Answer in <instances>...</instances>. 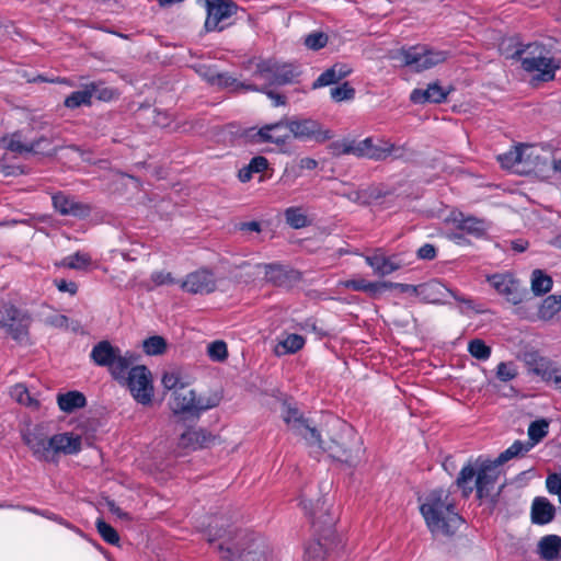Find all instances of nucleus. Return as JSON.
I'll return each mask as SVG.
<instances>
[{
	"label": "nucleus",
	"mask_w": 561,
	"mask_h": 561,
	"mask_svg": "<svg viewBox=\"0 0 561 561\" xmlns=\"http://www.w3.org/2000/svg\"><path fill=\"white\" fill-rule=\"evenodd\" d=\"M207 540L227 561L268 560L270 548L262 536L239 529L221 518H215L209 524Z\"/></svg>",
	"instance_id": "obj_1"
},
{
	"label": "nucleus",
	"mask_w": 561,
	"mask_h": 561,
	"mask_svg": "<svg viewBox=\"0 0 561 561\" xmlns=\"http://www.w3.org/2000/svg\"><path fill=\"white\" fill-rule=\"evenodd\" d=\"M282 414L289 428L302 436L310 446H317L328 451L332 458L350 466H355L358 461L360 445L351 425L336 421L341 436L339 439L332 438L330 444L324 445L318 430L309 424L297 408L284 404Z\"/></svg>",
	"instance_id": "obj_2"
},
{
	"label": "nucleus",
	"mask_w": 561,
	"mask_h": 561,
	"mask_svg": "<svg viewBox=\"0 0 561 561\" xmlns=\"http://www.w3.org/2000/svg\"><path fill=\"white\" fill-rule=\"evenodd\" d=\"M420 511L433 535L451 536L463 523L456 512L455 500L445 489L428 492L420 505Z\"/></svg>",
	"instance_id": "obj_3"
},
{
	"label": "nucleus",
	"mask_w": 561,
	"mask_h": 561,
	"mask_svg": "<svg viewBox=\"0 0 561 561\" xmlns=\"http://www.w3.org/2000/svg\"><path fill=\"white\" fill-rule=\"evenodd\" d=\"M301 504L306 514L312 518V527L318 536L306 547L305 561H327L329 552L337 546L334 531L336 517L330 513L331 505L325 500H319L314 508L311 501H302Z\"/></svg>",
	"instance_id": "obj_4"
},
{
	"label": "nucleus",
	"mask_w": 561,
	"mask_h": 561,
	"mask_svg": "<svg viewBox=\"0 0 561 561\" xmlns=\"http://www.w3.org/2000/svg\"><path fill=\"white\" fill-rule=\"evenodd\" d=\"M497 467L499 465L494 460L481 462L478 469H474L469 462L461 468L456 479V484L461 490L462 495L468 497L473 491V486L470 483L476 478L474 488L478 499L488 497L499 478Z\"/></svg>",
	"instance_id": "obj_5"
},
{
	"label": "nucleus",
	"mask_w": 561,
	"mask_h": 561,
	"mask_svg": "<svg viewBox=\"0 0 561 561\" xmlns=\"http://www.w3.org/2000/svg\"><path fill=\"white\" fill-rule=\"evenodd\" d=\"M447 57V51L434 49L427 45L403 46L390 53L392 60L416 72L428 70L444 62Z\"/></svg>",
	"instance_id": "obj_6"
},
{
	"label": "nucleus",
	"mask_w": 561,
	"mask_h": 561,
	"mask_svg": "<svg viewBox=\"0 0 561 561\" xmlns=\"http://www.w3.org/2000/svg\"><path fill=\"white\" fill-rule=\"evenodd\" d=\"M245 68L252 71V77L263 81L261 87L285 85L291 83L298 76L291 64L280 62L273 58H252Z\"/></svg>",
	"instance_id": "obj_7"
},
{
	"label": "nucleus",
	"mask_w": 561,
	"mask_h": 561,
	"mask_svg": "<svg viewBox=\"0 0 561 561\" xmlns=\"http://www.w3.org/2000/svg\"><path fill=\"white\" fill-rule=\"evenodd\" d=\"M217 396L196 398L194 390L186 389L183 385L172 393L170 408L175 415L198 420L202 412L219 404Z\"/></svg>",
	"instance_id": "obj_8"
},
{
	"label": "nucleus",
	"mask_w": 561,
	"mask_h": 561,
	"mask_svg": "<svg viewBox=\"0 0 561 561\" xmlns=\"http://www.w3.org/2000/svg\"><path fill=\"white\" fill-rule=\"evenodd\" d=\"M31 314L14 305L4 304L0 307V329L20 344L30 341Z\"/></svg>",
	"instance_id": "obj_9"
},
{
	"label": "nucleus",
	"mask_w": 561,
	"mask_h": 561,
	"mask_svg": "<svg viewBox=\"0 0 561 561\" xmlns=\"http://www.w3.org/2000/svg\"><path fill=\"white\" fill-rule=\"evenodd\" d=\"M448 296H451L456 301L465 306V308L460 309V312L462 313L467 310H473L476 312L482 311L476 306L471 298L449 289L445 284L437 279H432L419 285V297L424 302L436 305L447 304L446 297Z\"/></svg>",
	"instance_id": "obj_10"
},
{
	"label": "nucleus",
	"mask_w": 561,
	"mask_h": 561,
	"mask_svg": "<svg viewBox=\"0 0 561 561\" xmlns=\"http://www.w3.org/2000/svg\"><path fill=\"white\" fill-rule=\"evenodd\" d=\"M335 154H354L359 158H368L375 161L386 160V140L378 139L375 142L373 137L363 140H343L331 145Z\"/></svg>",
	"instance_id": "obj_11"
},
{
	"label": "nucleus",
	"mask_w": 561,
	"mask_h": 561,
	"mask_svg": "<svg viewBox=\"0 0 561 561\" xmlns=\"http://www.w3.org/2000/svg\"><path fill=\"white\" fill-rule=\"evenodd\" d=\"M290 139L296 138L299 140H313L316 142H324L333 138V133L314 119H287Z\"/></svg>",
	"instance_id": "obj_12"
},
{
	"label": "nucleus",
	"mask_w": 561,
	"mask_h": 561,
	"mask_svg": "<svg viewBox=\"0 0 561 561\" xmlns=\"http://www.w3.org/2000/svg\"><path fill=\"white\" fill-rule=\"evenodd\" d=\"M125 380L137 402L142 404L151 402L153 387L151 383V373L146 366L130 368Z\"/></svg>",
	"instance_id": "obj_13"
},
{
	"label": "nucleus",
	"mask_w": 561,
	"mask_h": 561,
	"mask_svg": "<svg viewBox=\"0 0 561 561\" xmlns=\"http://www.w3.org/2000/svg\"><path fill=\"white\" fill-rule=\"evenodd\" d=\"M206 10L205 30L220 32L228 25L227 20L237 13L238 5L231 0H207Z\"/></svg>",
	"instance_id": "obj_14"
},
{
	"label": "nucleus",
	"mask_w": 561,
	"mask_h": 561,
	"mask_svg": "<svg viewBox=\"0 0 561 561\" xmlns=\"http://www.w3.org/2000/svg\"><path fill=\"white\" fill-rule=\"evenodd\" d=\"M180 287L190 294L207 295L216 289V278L210 271L202 268L187 274Z\"/></svg>",
	"instance_id": "obj_15"
},
{
	"label": "nucleus",
	"mask_w": 561,
	"mask_h": 561,
	"mask_svg": "<svg viewBox=\"0 0 561 561\" xmlns=\"http://www.w3.org/2000/svg\"><path fill=\"white\" fill-rule=\"evenodd\" d=\"M491 286L501 295L505 296L507 301L518 305L524 300L527 294L526 289H522L517 280L507 274H495L489 277Z\"/></svg>",
	"instance_id": "obj_16"
},
{
	"label": "nucleus",
	"mask_w": 561,
	"mask_h": 561,
	"mask_svg": "<svg viewBox=\"0 0 561 561\" xmlns=\"http://www.w3.org/2000/svg\"><path fill=\"white\" fill-rule=\"evenodd\" d=\"M365 262L378 276H387L402 267L399 255L387 256L382 249H376L364 256Z\"/></svg>",
	"instance_id": "obj_17"
},
{
	"label": "nucleus",
	"mask_w": 561,
	"mask_h": 561,
	"mask_svg": "<svg viewBox=\"0 0 561 561\" xmlns=\"http://www.w3.org/2000/svg\"><path fill=\"white\" fill-rule=\"evenodd\" d=\"M51 199L54 208L62 216L85 218L91 214L90 205L81 203L64 193L55 194Z\"/></svg>",
	"instance_id": "obj_18"
},
{
	"label": "nucleus",
	"mask_w": 561,
	"mask_h": 561,
	"mask_svg": "<svg viewBox=\"0 0 561 561\" xmlns=\"http://www.w3.org/2000/svg\"><path fill=\"white\" fill-rule=\"evenodd\" d=\"M253 138L256 142H271L278 146L288 144L290 141V133L287 119L264 125L255 133Z\"/></svg>",
	"instance_id": "obj_19"
},
{
	"label": "nucleus",
	"mask_w": 561,
	"mask_h": 561,
	"mask_svg": "<svg viewBox=\"0 0 561 561\" xmlns=\"http://www.w3.org/2000/svg\"><path fill=\"white\" fill-rule=\"evenodd\" d=\"M531 67H527L526 64L522 65V68L527 72H536L534 79L538 81H551L556 77V71L560 68V62L550 56V50L535 58Z\"/></svg>",
	"instance_id": "obj_20"
},
{
	"label": "nucleus",
	"mask_w": 561,
	"mask_h": 561,
	"mask_svg": "<svg viewBox=\"0 0 561 561\" xmlns=\"http://www.w3.org/2000/svg\"><path fill=\"white\" fill-rule=\"evenodd\" d=\"M450 220L457 229L476 238H482L491 228V222L486 219L466 216L463 213L453 214Z\"/></svg>",
	"instance_id": "obj_21"
},
{
	"label": "nucleus",
	"mask_w": 561,
	"mask_h": 561,
	"mask_svg": "<svg viewBox=\"0 0 561 561\" xmlns=\"http://www.w3.org/2000/svg\"><path fill=\"white\" fill-rule=\"evenodd\" d=\"M216 436L205 428H188L181 434L179 446L185 449H201L210 447Z\"/></svg>",
	"instance_id": "obj_22"
},
{
	"label": "nucleus",
	"mask_w": 561,
	"mask_h": 561,
	"mask_svg": "<svg viewBox=\"0 0 561 561\" xmlns=\"http://www.w3.org/2000/svg\"><path fill=\"white\" fill-rule=\"evenodd\" d=\"M4 147L15 153H44L47 150L41 148L42 142L47 141V137H39L35 141L26 144L23 141L21 133H13L2 139Z\"/></svg>",
	"instance_id": "obj_23"
},
{
	"label": "nucleus",
	"mask_w": 561,
	"mask_h": 561,
	"mask_svg": "<svg viewBox=\"0 0 561 561\" xmlns=\"http://www.w3.org/2000/svg\"><path fill=\"white\" fill-rule=\"evenodd\" d=\"M23 442L32 450L35 458L44 461L50 460L49 438L47 439L38 430L24 433Z\"/></svg>",
	"instance_id": "obj_24"
},
{
	"label": "nucleus",
	"mask_w": 561,
	"mask_h": 561,
	"mask_svg": "<svg viewBox=\"0 0 561 561\" xmlns=\"http://www.w3.org/2000/svg\"><path fill=\"white\" fill-rule=\"evenodd\" d=\"M50 453L73 455L81 450V437L72 433L56 434L49 438Z\"/></svg>",
	"instance_id": "obj_25"
},
{
	"label": "nucleus",
	"mask_w": 561,
	"mask_h": 561,
	"mask_svg": "<svg viewBox=\"0 0 561 561\" xmlns=\"http://www.w3.org/2000/svg\"><path fill=\"white\" fill-rule=\"evenodd\" d=\"M353 71L352 67L345 62H335L332 67L323 71L312 83L313 89L337 83Z\"/></svg>",
	"instance_id": "obj_26"
},
{
	"label": "nucleus",
	"mask_w": 561,
	"mask_h": 561,
	"mask_svg": "<svg viewBox=\"0 0 561 561\" xmlns=\"http://www.w3.org/2000/svg\"><path fill=\"white\" fill-rule=\"evenodd\" d=\"M446 98L447 92L438 83H431L426 89H414L410 95V100L414 104H423L426 102L442 103Z\"/></svg>",
	"instance_id": "obj_27"
},
{
	"label": "nucleus",
	"mask_w": 561,
	"mask_h": 561,
	"mask_svg": "<svg viewBox=\"0 0 561 561\" xmlns=\"http://www.w3.org/2000/svg\"><path fill=\"white\" fill-rule=\"evenodd\" d=\"M119 351L118 347L113 346L108 341H101L93 346L90 357L95 365L108 367L113 364Z\"/></svg>",
	"instance_id": "obj_28"
},
{
	"label": "nucleus",
	"mask_w": 561,
	"mask_h": 561,
	"mask_svg": "<svg viewBox=\"0 0 561 561\" xmlns=\"http://www.w3.org/2000/svg\"><path fill=\"white\" fill-rule=\"evenodd\" d=\"M531 522L536 525H546L553 520L554 506L546 497H536L531 504Z\"/></svg>",
	"instance_id": "obj_29"
},
{
	"label": "nucleus",
	"mask_w": 561,
	"mask_h": 561,
	"mask_svg": "<svg viewBox=\"0 0 561 561\" xmlns=\"http://www.w3.org/2000/svg\"><path fill=\"white\" fill-rule=\"evenodd\" d=\"M538 553L546 561H559L561 559V537L546 535L538 542Z\"/></svg>",
	"instance_id": "obj_30"
},
{
	"label": "nucleus",
	"mask_w": 561,
	"mask_h": 561,
	"mask_svg": "<svg viewBox=\"0 0 561 561\" xmlns=\"http://www.w3.org/2000/svg\"><path fill=\"white\" fill-rule=\"evenodd\" d=\"M533 370L542 380L553 385L556 389L561 391V367H556L545 358H540L536 362Z\"/></svg>",
	"instance_id": "obj_31"
},
{
	"label": "nucleus",
	"mask_w": 561,
	"mask_h": 561,
	"mask_svg": "<svg viewBox=\"0 0 561 561\" xmlns=\"http://www.w3.org/2000/svg\"><path fill=\"white\" fill-rule=\"evenodd\" d=\"M99 90V84L91 82L84 87L83 90L75 91L65 99V106L68 108H77L82 105H90L91 99Z\"/></svg>",
	"instance_id": "obj_32"
},
{
	"label": "nucleus",
	"mask_w": 561,
	"mask_h": 561,
	"mask_svg": "<svg viewBox=\"0 0 561 561\" xmlns=\"http://www.w3.org/2000/svg\"><path fill=\"white\" fill-rule=\"evenodd\" d=\"M57 403L62 412L72 413L73 411L85 407L87 399L82 392L75 390L58 394Z\"/></svg>",
	"instance_id": "obj_33"
},
{
	"label": "nucleus",
	"mask_w": 561,
	"mask_h": 561,
	"mask_svg": "<svg viewBox=\"0 0 561 561\" xmlns=\"http://www.w3.org/2000/svg\"><path fill=\"white\" fill-rule=\"evenodd\" d=\"M549 51L543 45L538 43H530L522 48H517L510 57L513 59L520 60L522 65L526 64L527 67H531L533 61L536 57Z\"/></svg>",
	"instance_id": "obj_34"
},
{
	"label": "nucleus",
	"mask_w": 561,
	"mask_h": 561,
	"mask_svg": "<svg viewBox=\"0 0 561 561\" xmlns=\"http://www.w3.org/2000/svg\"><path fill=\"white\" fill-rule=\"evenodd\" d=\"M345 286L356 291L366 293L371 297H378L385 291V282H369L365 278L350 279Z\"/></svg>",
	"instance_id": "obj_35"
},
{
	"label": "nucleus",
	"mask_w": 561,
	"mask_h": 561,
	"mask_svg": "<svg viewBox=\"0 0 561 561\" xmlns=\"http://www.w3.org/2000/svg\"><path fill=\"white\" fill-rule=\"evenodd\" d=\"M305 345L304 336L299 334H288L285 339L279 340L278 343L274 347V353L276 356H284L287 354H294L301 350Z\"/></svg>",
	"instance_id": "obj_36"
},
{
	"label": "nucleus",
	"mask_w": 561,
	"mask_h": 561,
	"mask_svg": "<svg viewBox=\"0 0 561 561\" xmlns=\"http://www.w3.org/2000/svg\"><path fill=\"white\" fill-rule=\"evenodd\" d=\"M520 156V173L534 171L539 165V154L535 146L518 145Z\"/></svg>",
	"instance_id": "obj_37"
},
{
	"label": "nucleus",
	"mask_w": 561,
	"mask_h": 561,
	"mask_svg": "<svg viewBox=\"0 0 561 561\" xmlns=\"http://www.w3.org/2000/svg\"><path fill=\"white\" fill-rule=\"evenodd\" d=\"M553 280L542 270H534L530 277V288L534 295L543 296L552 288Z\"/></svg>",
	"instance_id": "obj_38"
},
{
	"label": "nucleus",
	"mask_w": 561,
	"mask_h": 561,
	"mask_svg": "<svg viewBox=\"0 0 561 561\" xmlns=\"http://www.w3.org/2000/svg\"><path fill=\"white\" fill-rule=\"evenodd\" d=\"M533 448V444H526L520 440H515L507 449L502 451L494 460L499 466L504 465L508 460L526 454Z\"/></svg>",
	"instance_id": "obj_39"
},
{
	"label": "nucleus",
	"mask_w": 561,
	"mask_h": 561,
	"mask_svg": "<svg viewBox=\"0 0 561 561\" xmlns=\"http://www.w3.org/2000/svg\"><path fill=\"white\" fill-rule=\"evenodd\" d=\"M561 310V296L550 295L541 302L538 317L542 320H550Z\"/></svg>",
	"instance_id": "obj_40"
},
{
	"label": "nucleus",
	"mask_w": 561,
	"mask_h": 561,
	"mask_svg": "<svg viewBox=\"0 0 561 561\" xmlns=\"http://www.w3.org/2000/svg\"><path fill=\"white\" fill-rule=\"evenodd\" d=\"M286 224L294 229H301L309 225V220L301 207H289L285 210Z\"/></svg>",
	"instance_id": "obj_41"
},
{
	"label": "nucleus",
	"mask_w": 561,
	"mask_h": 561,
	"mask_svg": "<svg viewBox=\"0 0 561 561\" xmlns=\"http://www.w3.org/2000/svg\"><path fill=\"white\" fill-rule=\"evenodd\" d=\"M129 366L130 360L126 356H123L119 351L117 356H115L113 364L107 368L116 380H125L127 378L126 375L128 376Z\"/></svg>",
	"instance_id": "obj_42"
},
{
	"label": "nucleus",
	"mask_w": 561,
	"mask_h": 561,
	"mask_svg": "<svg viewBox=\"0 0 561 561\" xmlns=\"http://www.w3.org/2000/svg\"><path fill=\"white\" fill-rule=\"evenodd\" d=\"M518 146L514 147L510 151L499 156V162L502 168L512 170L514 172L520 173V156H519Z\"/></svg>",
	"instance_id": "obj_43"
},
{
	"label": "nucleus",
	"mask_w": 561,
	"mask_h": 561,
	"mask_svg": "<svg viewBox=\"0 0 561 561\" xmlns=\"http://www.w3.org/2000/svg\"><path fill=\"white\" fill-rule=\"evenodd\" d=\"M549 423L545 419L534 421L528 426V437L533 447L548 435Z\"/></svg>",
	"instance_id": "obj_44"
},
{
	"label": "nucleus",
	"mask_w": 561,
	"mask_h": 561,
	"mask_svg": "<svg viewBox=\"0 0 561 561\" xmlns=\"http://www.w3.org/2000/svg\"><path fill=\"white\" fill-rule=\"evenodd\" d=\"M91 264V256L80 251L66 256L62 265L71 270H84Z\"/></svg>",
	"instance_id": "obj_45"
},
{
	"label": "nucleus",
	"mask_w": 561,
	"mask_h": 561,
	"mask_svg": "<svg viewBox=\"0 0 561 561\" xmlns=\"http://www.w3.org/2000/svg\"><path fill=\"white\" fill-rule=\"evenodd\" d=\"M95 527L98 529V533L105 542L113 546L118 545L119 535L110 524L104 522L102 518H98L95 522Z\"/></svg>",
	"instance_id": "obj_46"
},
{
	"label": "nucleus",
	"mask_w": 561,
	"mask_h": 561,
	"mask_svg": "<svg viewBox=\"0 0 561 561\" xmlns=\"http://www.w3.org/2000/svg\"><path fill=\"white\" fill-rule=\"evenodd\" d=\"M144 352L148 355L163 354L167 348L165 340L160 335L146 339L142 343Z\"/></svg>",
	"instance_id": "obj_47"
},
{
	"label": "nucleus",
	"mask_w": 561,
	"mask_h": 561,
	"mask_svg": "<svg viewBox=\"0 0 561 561\" xmlns=\"http://www.w3.org/2000/svg\"><path fill=\"white\" fill-rule=\"evenodd\" d=\"M468 352L470 355L479 360H486L491 356V347L488 346L482 340L474 339L468 343Z\"/></svg>",
	"instance_id": "obj_48"
},
{
	"label": "nucleus",
	"mask_w": 561,
	"mask_h": 561,
	"mask_svg": "<svg viewBox=\"0 0 561 561\" xmlns=\"http://www.w3.org/2000/svg\"><path fill=\"white\" fill-rule=\"evenodd\" d=\"M329 36L321 31H314L304 38L305 46L310 50H319L327 46Z\"/></svg>",
	"instance_id": "obj_49"
},
{
	"label": "nucleus",
	"mask_w": 561,
	"mask_h": 561,
	"mask_svg": "<svg viewBox=\"0 0 561 561\" xmlns=\"http://www.w3.org/2000/svg\"><path fill=\"white\" fill-rule=\"evenodd\" d=\"M247 91H255L264 93L273 103V106H284L287 103V99L284 94L270 90V87H259L256 84L247 85Z\"/></svg>",
	"instance_id": "obj_50"
},
{
	"label": "nucleus",
	"mask_w": 561,
	"mask_h": 561,
	"mask_svg": "<svg viewBox=\"0 0 561 561\" xmlns=\"http://www.w3.org/2000/svg\"><path fill=\"white\" fill-rule=\"evenodd\" d=\"M12 396L16 399L19 403L24 404L26 407L39 405L38 401L31 397L28 389L22 383H18L13 387Z\"/></svg>",
	"instance_id": "obj_51"
},
{
	"label": "nucleus",
	"mask_w": 561,
	"mask_h": 561,
	"mask_svg": "<svg viewBox=\"0 0 561 561\" xmlns=\"http://www.w3.org/2000/svg\"><path fill=\"white\" fill-rule=\"evenodd\" d=\"M249 84L250 83L239 82L236 78L231 77L227 72H218L216 75V81L214 85H217L219 88H232L234 90H247V85Z\"/></svg>",
	"instance_id": "obj_52"
},
{
	"label": "nucleus",
	"mask_w": 561,
	"mask_h": 561,
	"mask_svg": "<svg viewBox=\"0 0 561 561\" xmlns=\"http://www.w3.org/2000/svg\"><path fill=\"white\" fill-rule=\"evenodd\" d=\"M332 100L335 102H342L345 100H352L355 96V89L352 88L347 82L332 88L330 91Z\"/></svg>",
	"instance_id": "obj_53"
},
{
	"label": "nucleus",
	"mask_w": 561,
	"mask_h": 561,
	"mask_svg": "<svg viewBox=\"0 0 561 561\" xmlns=\"http://www.w3.org/2000/svg\"><path fill=\"white\" fill-rule=\"evenodd\" d=\"M208 356L215 362H222L228 356L227 344L224 341H215L208 345Z\"/></svg>",
	"instance_id": "obj_54"
},
{
	"label": "nucleus",
	"mask_w": 561,
	"mask_h": 561,
	"mask_svg": "<svg viewBox=\"0 0 561 561\" xmlns=\"http://www.w3.org/2000/svg\"><path fill=\"white\" fill-rule=\"evenodd\" d=\"M150 280L154 286L174 285L181 282L176 280L170 272L154 271L150 275Z\"/></svg>",
	"instance_id": "obj_55"
},
{
	"label": "nucleus",
	"mask_w": 561,
	"mask_h": 561,
	"mask_svg": "<svg viewBox=\"0 0 561 561\" xmlns=\"http://www.w3.org/2000/svg\"><path fill=\"white\" fill-rule=\"evenodd\" d=\"M517 373L512 363H500L496 367V377L501 381H510L516 377Z\"/></svg>",
	"instance_id": "obj_56"
},
{
	"label": "nucleus",
	"mask_w": 561,
	"mask_h": 561,
	"mask_svg": "<svg viewBox=\"0 0 561 561\" xmlns=\"http://www.w3.org/2000/svg\"><path fill=\"white\" fill-rule=\"evenodd\" d=\"M546 486L549 493L558 495L559 502L561 503V474H549L546 480Z\"/></svg>",
	"instance_id": "obj_57"
},
{
	"label": "nucleus",
	"mask_w": 561,
	"mask_h": 561,
	"mask_svg": "<svg viewBox=\"0 0 561 561\" xmlns=\"http://www.w3.org/2000/svg\"><path fill=\"white\" fill-rule=\"evenodd\" d=\"M386 159L389 157L393 159H404L407 157L408 149L405 146H398L386 140Z\"/></svg>",
	"instance_id": "obj_58"
},
{
	"label": "nucleus",
	"mask_w": 561,
	"mask_h": 561,
	"mask_svg": "<svg viewBox=\"0 0 561 561\" xmlns=\"http://www.w3.org/2000/svg\"><path fill=\"white\" fill-rule=\"evenodd\" d=\"M399 289L401 293L414 294L419 297V285L385 282V291Z\"/></svg>",
	"instance_id": "obj_59"
},
{
	"label": "nucleus",
	"mask_w": 561,
	"mask_h": 561,
	"mask_svg": "<svg viewBox=\"0 0 561 561\" xmlns=\"http://www.w3.org/2000/svg\"><path fill=\"white\" fill-rule=\"evenodd\" d=\"M417 257L420 260H427V261H431V260H434L437 255V251H436V248L431 244V243H425L423 244L419 250H417Z\"/></svg>",
	"instance_id": "obj_60"
},
{
	"label": "nucleus",
	"mask_w": 561,
	"mask_h": 561,
	"mask_svg": "<svg viewBox=\"0 0 561 561\" xmlns=\"http://www.w3.org/2000/svg\"><path fill=\"white\" fill-rule=\"evenodd\" d=\"M248 165L250 167V170L253 171V173H260L267 169L268 161L263 156H256L251 159V161Z\"/></svg>",
	"instance_id": "obj_61"
},
{
	"label": "nucleus",
	"mask_w": 561,
	"mask_h": 561,
	"mask_svg": "<svg viewBox=\"0 0 561 561\" xmlns=\"http://www.w3.org/2000/svg\"><path fill=\"white\" fill-rule=\"evenodd\" d=\"M54 283L59 291L69 293L70 295H76L78 291V285L75 282L55 279Z\"/></svg>",
	"instance_id": "obj_62"
},
{
	"label": "nucleus",
	"mask_w": 561,
	"mask_h": 561,
	"mask_svg": "<svg viewBox=\"0 0 561 561\" xmlns=\"http://www.w3.org/2000/svg\"><path fill=\"white\" fill-rule=\"evenodd\" d=\"M180 377L175 373H165L162 377V385L168 390L179 389Z\"/></svg>",
	"instance_id": "obj_63"
},
{
	"label": "nucleus",
	"mask_w": 561,
	"mask_h": 561,
	"mask_svg": "<svg viewBox=\"0 0 561 561\" xmlns=\"http://www.w3.org/2000/svg\"><path fill=\"white\" fill-rule=\"evenodd\" d=\"M197 72L208 83H210L213 85L215 84L216 75L218 73V71H216L214 68L207 67V66H201V67H198Z\"/></svg>",
	"instance_id": "obj_64"
}]
</instances>
